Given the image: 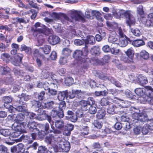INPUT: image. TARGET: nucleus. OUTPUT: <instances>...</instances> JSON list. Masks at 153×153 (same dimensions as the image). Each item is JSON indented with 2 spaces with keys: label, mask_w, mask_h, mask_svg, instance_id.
<instances>
[{
  "label": "nucleus",
  "mask_w": 153,
  "mask_h": 153,
  "mask_svg": "<svg viewBox=\"0 0 153 153\" xmlns=\"http://www.w3.org/2000/svg\"><path fill=\"white\" fill-rule=\"evenodd\" d=\"M39 111L42 112V113L40 112L41 114H42L37 116H36L37 119L39 120H43L46 119V115L47 114L46 113L45 111H43L42 109L41 111Z\"/></svg>",
  "instance_id": "obj_36"
},
{
  "label": "nucleus",
  "mask_w": 153,
  "mask_h": 153,
  "mask_svg": "<svg viewBox=\"0 0 153 153\" xmlns=\"http://www.w3.org/2000/svg\"><path fill=\"white\" fill-rule=\"evenodd\" d=\"M75 97V93L74 90H72V91H70L69 92L67 91L66 95V98H69L70 99H73Z\"/></svg>",
  "instance_id": "obj_55"
},
{
  "label": "nucleus",
  "mask_w": 153,
  "mask_h": 153,
  "mask_svg": "<svg viewBox=\"0 0 153 153\" xmlns=\"http://www.w3.org/2000/svg\"><path fill=\"white\" fill-rule=\"evenodd\" d=\"M38 150L37 153H47V149L45 146H39Z\"/></svg>",
  "instance_id": "obj_48"
},
{
  "label": "nucleus",
  "mask_w": 153,
  "mask_h": 153,
  "mask_svg": "<svg viewBox=\"0 0 153 153\" xmlns=\"http://www.w3.org/2000/svg\"><path fill=\"white\" fill-rule=\"evenodd\" d=\"M108 90L114 96H116L118 94L122 93L123 92L122 90H119L117 89H112Z\"/></svg>",
  "instance_id": "obj_37"
},
{
  "label": "nucleus",
  "mask_w": 153,
  "mask_h": 153,
  "mask_svg": "<svg viewBox=\"0 0 153 153\" xmlns=\"http://www.w3.org/2000/svg\"><path fill=\"white\" fill-rule=\"evenodd\" d=\"M67 94V91L60 92L58 94L57 98L59 101H62L65 99V98H66V95Z\"/></svg>",
  "instance_id": "obj_29"
},
{
  "label": "nucleus",
  "mask_w": 153,
  "mask_h": 153,
  "mask_svg": "<svg viewBox=\"0 0 153 153\" xmlns=\"http://www.w3.org/2000/svg\"><path fill=\"white\" fill-rule=\"evenodd\" d=\"M21 50L22 51H24L28 54H30L31 53V48L28 47H27L24 44L21 45Z\"/></svg>",
  "instance_id": "obj_31"
},
{
  "label": "nucleus",
  "mask_w": 153,
  "mask_h": 153,
  "mask_svg": "<svg viewBox=\"0 0 153 153\" xmlns=\"http://www.w3.org/2000/svg\"><path fill=\"white\" fill-rule=\"evenodd\" d=\"M13 71L14 74L17 76H23L25 74V73L22 71L21 70L18 68H14Z\"/></svg>",
  "instance_id": "obj_39"
},
{
  "label": "nucleus",
  "mask_w": 153,
  "mask_h": 153,
  "mask_svg": "<svg viewBox=\"0 0 153 153\" xmlns=\"http://www.w3.org/2000/svg\"><path fill=\"white\" fill-rule=\"evenodd\" d=\"M144 88H137L134 90L136 94L139 96H142L145 94Z\"/></svg>",
  "instance_id": "obj_33"
},
{
  "label": "nucleus",
  "mask_w": 153,
  "mask_h": 153,
  "mask_svg": "<svg viewBox=\"0 0 153 153\" xmlns=\"http://www.w3.org/2000/svg\"><path fill=\"white\" fill-rule=\"evenodd\" d=\"M1 58L6 62H9L10 58V55L8 53H4L2 54Z\"/></svg>",
  "instance_id": "obj_44"
},
{
  "label": "nucleus",
  "mask_w": 153,
  "mask_h": 153,
  "mask_svg": "<svg viewBox=\"0 0 153 153\" xmlns=\"http://www.w3.org/2000/svg\"><path fill=\"white\" fill-rule=\"evenodd\" d=\"M88 105H94L95 104V101L94 98L92 97H89L86 101Z\"/></svg>",
  "instance_id": "obj_63"
},
{
  "label": "nucleus",
  "mask_w": 153,
  "mask_h": 153,
  "mask_svg": "<svg viewBox=\"0 0 153 153\" xmlns=\"http://www.w3.org/2000/svg\"><path fill=\"white\" fill-rule=\"evenodd\" d=\"M40 49L43 51L45 54H48L50 52L51 47L49 45H46L43 48H40Z\"/></svg>",
  "instance_id": "obj_41"
},
{
  "label": "nucleus",
  "mask_w": 153,
  "mask_h": 153,
  "mask_svg": "<svg viewBox=\"0 0 153 153\" xmlns=\"http://www.w3.org/2000/svg\"><path fill=\"white\" fill-rule=\"evenodd\" d=\"M138 79L140 84L142 85L146 84L148 82L147 78L142 75H139Z\"/></svg>",
  "instance_id": "obj_26"
},
{
  "label": "nucleus",
  "mask_w": 153,
  "mask_h": 153,
  "mask_svg": "<svg viewBox=\"0 0 153 153\" xmlns=\"http://www.w3.org/2000/svg\"><path fill=\"white\" fill-rule=\"evenodd\" d=\"M54 102L53 101H51L49 102L44 103L40 102L39 101H36L35 102L36 106L38 108H39L38 111H41L42 108L48 109L51 108L53 107Z\"/></svg>",
  "instance_id": "obj_6"
},
{
  "label": "nucleus",
  "mask_w": 153,
  "mask_h": 153,
  "mask_svg": "<svg viewBox=\"0 0 153 153\" xmlns=\"http://www.w3.org/2000/svg\"><path fill=\"white\" fill-rule=\"evenodd\" d=\"M105 112L103 109H101L99 110L97 112L96 117L99 119H103L105 117Z\"/></svg>",
  "instance_id": "obj_30"
},
{
  "label": "nucleus",
  "mask_w": 153,
  "mask_h": 153,
  "mask_svg": "<svg viewBox=\"0 0 153 153\" xmlns=\"http://www.w3.org/2000/svg\"><path fill=\"white\" fill-rule=\"evenodd\" d=\"M75 93V96L78 98L81 99L83 98V95L80 90H74Z\"/></svg>",
  "instance_id": "obj_56"
},
{
  "label": "nucleus",
  "mask_w": 153,
  "mask_h": 153,
  "mask_svg": "<svg viewBox=\"0 0 153 153\" xmlns=\"http://www.w3.org/2000/svg\"><path fill=\"white\" fill-rule=\"evenodd\" d=\"M73 79L71 77H68L65 78V84L67 86L71 85L73 83Z\"/></svg>",
  "instance_id": "obj_40"
},
{
  "label": "nucleus",
  "mask_w": 153,
  "mask_h": 153,
  "mask_svg": "<svg viewBox=\"0 0 153 153\" xmlns=\"http://www.w3.org/2000/svg\"><path fill=\"white\" fill-rule=\"evenodd\" d=\"M25 114L26 116L27 122H29V121H32L34 119H36V114L32 112H28V110Z\"/></svg>",
  "instance_id": "obj_19"
},
{
  "label": "nucleus",
  "mask_w": 153,
  "mask_h": 153,
  "mask_svg": "<svg viewBox=\"0 0 153 153\" xmlns=\"http://www.w3.org/2000/svg\"><path fill=\"white\" fill-rule=\"evenodd\" d=\"M131 113L132 114L133 118L134 119L137 118L139 114H140V111L139 109L136 108L134 107H131L130 108Z\"/></svg>",
  "instance_id": "obj_17"
},
{
  "label": "nucleus",
  "mask_w": 153,
  "mask_h": 153,
  "mask_svg": "<svg viewBox=\"0 0 153 153\" xmlns=\"http://www.w3.org/2000/svg\"><path fill=\"white\" fill-rule=\"evenodd\" d=\"M38 35L35 36L38 39L37 41L39 45H42L44 42L45 36L41 34H39L38 33Z\"/></svg>",
  "instance_id": "obj_34"
},
{
  "label": "nucleus",
  "mask_w": 153,
  "mask_h": 153,
  "mask_svg": "<svg viewBox=\"0 0 153 153\" xmlns=\"http://www.w3.org/2000/svg\"><path fill=\"white\" fill-rule=\"evenodd\" d=\"M54 139V137L52 135L49 134L46 136L45 138V141L48 144H51L52 140Z\"/></svg>",
  "instance_id": "obj_47"
},
{
  "label": "nucleus",
  "mask_w": 153,
  "mask_h": 153,
  "mask_svg": "<svg viewBox=\"0 0 153 153\" xmlns=\"http://www.w3.org/2000/svg\"><path fill=\"white\" fill-rule=\"evenodd\" d=\"M97 110L96 107L94 105H90L89 108L88 112L91 114H94L96 113Z\"/></svg>",
  "instance_id": "obj_50"
},
{
  "label": "nucleus",
  "mask_w": 153,
  "mask_h": 153,
  "mask_svg": "<svg viewBox=\"0 0 153 153\" xmlns=\"http://www.w3.org/2000/svg\"><path fill=\"white\" fill-rule=\"evenodd\" d=\"M124 93L126 96L128 98L131 99L134 98V95L133 94L132 92L128 89L126 90Z\"/></svg>",
  "instance_id": "obj_54"
},
{
  "label": "nucleus",
  "mask_w": 153,
  "mask_h": 153,
  "mask_svg": "<svg viewBox=\"0 0 153 153\" xmlns=\"http://www.w3.org/2000/svg\"><path fill=\"white\" fill-rule=\"evenodd\" d=\"M149 129L151 130H153V120H150L147 124H146Z\"/></svg>",
  "instance_id": "obj_64"
},
{
  "label": "nucleus",
  "mask_w": 153,
  "mask_h": 153,
  "mask_svg": "<svg viewBox=\"0 0 153 153\" xmlns=\"http://www.w3.org/2000/svg\"><path fill=\"white\" fill-rule=\"evenodd\" d=\"M48 40L50 44L52 45H55L59 43L60 39L57 36L52 35L49 36Z\"/></svg>",
  "instance_id": "obj_14"
},
{
  "label": "nucleus",
  "mask_w": 153,
  "mask_h": 153,
  "mask_svg": "<svg viewBox=\"0 0 153 153\" xmlns=\"http://www.w3.org/2000/svg\"><path fill=\"white\" fill-rule=\"evenodd\" d=\"M100 50L99 47L95 46L91 49V51L93 54L96 55L99 53Z\"/></svg>",
  "instance_id": "obj_58"
},
{
  "label": "nucleus",
  "mask_w": 153,
  "mask_h": 153,
  "mask_svg": "<svg viewBox=\"0 0 153 153\" xmlns=\"http://www.w3.org/2000/svg\"><path fill=\"white\" fill-rule=\"evenodd\" d=\"M122 128L126 131H127L130 128V125L129 122H127L123 123Z\"/></svg>",
  "instance_id": "obj_61"
},
{
  "label": "nucleus",
  "mask_w": 153,
  "mask_h": 153,
  "mask_svg": "<svg viewBox=\"0 0 153 153\" xmlns=\"http://www.w3.org/2000/svg\"><path fill=\"white\" fill-rule=\"evenodd\" d=\"M74 57L77 60L82 62H87V60L89 59L86 53L83 54L82 51L79 50H76L73 55Z\"/></svg>",
  "instance_id": "obj_3"
},
{
  "label": "nucleus",
  "mask_w": 153,
  "mask_h": 153,
  "mask_svg": "<svg viewBox=\"0 0 153 153\" xmlns=\"http://www.w3.org/2000/svg\"><path fill=\"white\" fill-rule=\"evenodd\" d=\"M18 22L21 23H23L24 24H26L28 22L29 20L28 19H26V17H22L21 18H19L18 17Z\"/></svg>",
  "instance_id": "obj_53"
},
{
  "label": "nucleus",
  "mask_w": 153,
  "mask_h": 153,
  "mask_svg": "<svg viewBox=\"0 0 153 153\" xmlns=\"http://www.w3.org/2000/svg\"><path fill=\"white\" fill-rule=\"evenodd\" d=\"M56 143L55 144L54 146H53V149L55 152L56 153L58 152L62 151V149L61 143H59L56 142Z\"/></svg>",
  "instance_id": "obj_35"
},
{
  "label": "nucleus",
  "mask_w": 153,
  "mask_h": 153,
  "mask_svg": "<svg viewBox=\"0 0 153 153\" xmlns=\"http://www.w3.org/2000/svg\"><path fill=\"white\" fill-rule=\"evenodd\" d=\"M141 56L145 59H147L149 57V53L145 50H143L140 53Z\"/></svg>",
  "instance_id": "obj_43"
},
{
  "label": "nucleus",
  "mask_w": 153,
  "mask_h": 153,
  "mask_svg": "<svg viewBox=\"0 0 153 153\" xmlns=\"http://www.w3.org/2000/svg\"><path fill=\"white\" fill-rule=\"evenodd\" d=\"M145 99L146 103L151 105H153V94L148 95Z\"/></svg>",
  "instance_id": "obj_42"
},
{
  "label": "nucleus",
  "mask_w": 153,
  "mask_h": 153,
  "mask_svg": "<svg viewBox=\"0 0 153 153\" xmlns=\"http://www.w3.org/2000/svg\"><path fill=\"white\" fill-rule=\"evenodd\" d=\"M125 53L127 57H125L123 59L124 62L130 64L134 63V52L133 48H131L128 49L125 52Z\"/></svg>",
  "instance_id": "obj_4"
},
{
  "label": "nucleus",
  "mask_w": 153,
  "mask_h": 153,
  "mask_svg": "<svg viewBox=\"0 0 153 153\" xmlns=\"http://www.w3.org/2000/svg\"><path fill=\"white\" fill-rule=\"evenodd\" d=\"M39 127L43 130L39 131L38 133V135L40 138H43L45 135L49 133V125L48 123H46L45 125L40 124Z\"/></svg>",
  "instance_id": "obj_7"
},
{
  "label": "nucleus",
  "mask_w": 153,
  "mask_h": 153,
  "mask_svg": "<svg viewBox=\"0 0 153 153\" xmlns=\"http://www.w3.org/2000/svg\"><path fill=\"white\" fill-rule=\"evenodd\" d=\"M133 120L134 123H140V122L141 123L146 122L149 120L148 116L146 114L141 113L139 114L137 118H134Z\"/></svg>",
  "instance_id": "obj_10"
},
{
  "label": "nucleus",
  "mask_w": 153,
  "mask_h": 153,
  "mask_svg": "<svg viewBox=\"0 0 153 153\" xmlns=\"http://www.w3.org/2000/svg\"><path fill=\"white\" fill-rule=\"evenodd\" d=\"M62 151L65 152H68L70 149V146L69 143L68 142L61 143Z\"/></svg>",
  "instance_id": "obj_24"
},
{
  "label": "nucleus",
  "mask_w": 153,
  "mask_h": 153,
  "mask_svg": "<svg viewBox=\"0 0 153 153\" xmlns=\"http://www.w3.org/2000/svg\"><path fill=\"white\" fill-rule=\"evenodd\" d=\"M25 116L24 114L22 113H19L17 114L16 117L14 120L16 123L17 124H19L23 121L25 119Z\"/></svg>",
  "instance_id": "obj_20"
},
{
  "label": "nucleus",
  "mask_w": 153,
  "mask_h": 153,
  "mask_svg": "<svg viewBox=\"0 0 153 153\" xmlns=\"http://www.w3.org/2000/svg\"><path fill=\"white\" fill-rule=\"evenodd\" d=\"M19 99L16 101L14 103V105L16 107H14L12 106H10L8 108V111L11 113H15V111H17L19 112H23L26 113L28 110L27 105L23 100L27 101L29 100L28 95L24 93H22L21 95H19L18 97Z\"/></svg>",
  "instance_id": "obj_1"
},
{
  "label": "nucleus",
  "mask_w": 153,
  "mask_h": 153,
  "mask_svg": "<svg viewBox=\"0 0 153 153\" xmlns=\"http://www.w3.org/2000/svg\"><path fill=\"white\" fill-rule=\"evenodd\" d=\"M71 52V50L68 48H65L63 49L62 53L64 56H67L70 55Z\"/></svg>",
  "instance_id": "obj_57"
},
{
  "label": "nucleus",
  "mask_w": 153,
  "mask_h": 153,
  "mask_svg": "<svg viewBox=\"0 0 153 153\" xmlns=\"http://www.w3.org/2000/svg\"><path fill=\"white\" fill-rule=\"evenodd\" d=\"M132 44L135 47H139L144 45L145 42L142 39H138L133 41Z\"/></svg>",
  "instance_id": "obj_22"
},
{
  "label": "nucleus",
  "mask_w": 153,
  "mask_h": 153,
  "mask_svg": "<svg viewBox=\"0 0 153 153\" xmlns=\"http://www.w3.org/2000/svg\"><path fill=\"white\" fill-rule=\"evenodd\" d=\"M106 23L108 29L110 31L115 30L120 36L123 37L124 36L123 30L115 22L111 23L109 22H107Z\"/></svg>",
  "instance_id": "obj_2"
},
{
  "label": "nucleus",
  "mask_w": 153,
  "mask_h": 153,
  "mask_svg": "<svg viewBox=\"0 0 153 153\" xmlns=\"http://www.w3.org/2000/svg\"><path fill=\"white\" fill-rule=\"evenodd\" d=\"M13 99L11 97H4V106L8 109L10 106L8 105V104L10 103L12 101Z\"/></svg>",
  "instance_id": "obj_25"
},
{
  "label": "nucleus",
  "mask_w": 153,
  "mask_h": 153,
  "mask_svg": "<svg viewBox=\"0 0 153 153\" xmlns=\"http://www.w3.org/2000/svg\"><path fill=\"white\" fill-rule=\"evenodd\" d=\"M95 38L92 36H88L87 39L85 40V43L86 45L88 44L93 45L95 43Z\"/></svg>",
  "instance_id": "obj_23"
},
{
  "label": "nucleus",
  "mask_w": 153,
  "mask_h": 153,
  "mask_svg": "<svg viewBox=\"0 0 153 153\" xmlns=\"http://www.w3.org/2000/svg\"><path fill=\"white\" fill-rule=\"evenodd\" d=\"M53 31L52 29L49 28H40L36 29L34 31L33 35L34 36H37L38 34H41L45 36L46 35L52 34Z\"/></svg>",
  "instance_id": "obj_8"
},
{
  "label": "nucleus",
  "mask_w": 153,
  "mask_h": 153,
  "mask_svg": "<svg viewBox=\"0 0 153 153\" xmlns=\"http://www.w3.org/2000/svg\"><path fill=\"white\" fill-rule=\"evenodd\" d=\"M131 31L134 36H139L141 35V32L140 30L137 28H131Z\"/></svg>",
  "instance_id": "obj_38"
},
{
  "label": "nucleus",
  "mask_w": 153,
  "mask_h": 153,
  "mask_svg": "<svg viewBox=\"0 0 153 153\" xmlns=\"http://www.w3.org/2000/svg\"><path fill=\"white\" fill-rule=\"evenodd\" d=\"M117 108L116 105L111 104L109 105L107 108V112L109 114H113L115 113V110Z\"/></svg>",
  "instance_id": "obj_27"
},
{
  "label": "nucleus",
  "mask_w": 153,
  "mask_h": 153,
  "mask_svg": "<svg viewBox=\"0 0 153 153\" xmlns=\"http://www.w3.org/2000/svg\"><path fill=\"white\" fill-rule=\"evenodd\" d=\"M149 130L148 127L146 124L144 125L143 127L142 132L144 135H146L149 132Z\"/></svg>",
  "instance_id": "obj_59"
},
{
  "label": "nucleus",
  "mask_w": 153,
  "mask_h": 153,
  "mask_svg": "<svg viewBox=\"0 0 153 153\" xmlns=\"http://www.w3.org/2000/svg\"><path fill=\"white\" fill-rule=\"evenodd\" d=\"M112 99L109 96L103 97L100 101V103L102 106H105L110 104V101Z\"/></svg>",
  "instance_id": "obj_18"
},
{
  "label": "nucleus",
  "mask_w": 153,
  "mask_h": 153,
  "mask_svg": "<svg viewBox=\"0 0 153 153\" xmlns=\"http://www.w3.org/2000/svg\"><path fill=\"white\" fill-rule=\"evenodd\" d=\"M0 134L4 136H7L10 134V132L9 129H3L0 130Z\"/></svg>",
  "instance_id": "obj_45"
},
{
  "label": "nucleus",
  "mask_w": 153,
  "mask_h": 153,
  "mask_svg": "<svg viewBox=\"0 0 153 153\" xmlns=\"http://www.w3.org/2000/svg\"><path fill=\"white\" fill-rule=\"evenodd\" d=\"M12 128L15 130V131L11 134V136L14 138L19 137L22 132L26 133L27 132V130L24 129L20 128V127L16 123H14L12 125Z\"/></svg>",
  "instance_id": "obj_5"
},
{
  "label": "nucleus",
  "mask_w": 153,
  "mask_h": 153,
  "mask_svg": "<svg viewBox=\"0 0 153 153\" xmlns=\"http://www.w3.org/2000/svg\"><path fill=\"white\" fill-rule=\"evenodd\" d=\"M125 17L126 23L130 27L131 25L135 24V18L131 11H129L127 12Z\"/></svg>",
  "instance_id": "obj_9"
},
{
  "label": "nucleus",
  "mask_w": 153,
  "mask_h": 153,
  "mask_svg": "<svg viewBox=\"0 0 153 153\" xmlns=\"http://www.w3.org/2000/svg\"><path fill=\"white\" fill-rule=\"evenodd\" d=\"M51 113V116L53 118L57 117L59 118H62L64 116L63 111L62 109H59L58 111L53 110Z\"/></svg>",
  "instance_id": "obj_13"
},
{
  "label": "nucleus",
  "mask_w": 153,
  "mask_h": 153,
  "mask_svg": "<svg viewBox=\"0 0 153 153\" xmlns=\"http://www.w3.org/2000/svg\"><path fill=\"white\" fill-rule=\"evenodd\" d=\"M123 37L120 36V41L117 44L118 45L121 47H125L126 46L128 43V41L131 42V40L128 38L123 33Z\"/></svg>",
  "instance_id": "obj_12"
},
{
  "label": "nucleus",
  "mask_w": 153,
  "mask_h": 153,
  "mask_svg": "<svg viewBox=\"0 0 153 153\" xmlns=\"http://www.w3.org/2000/svg\"><path fill=\"white\" fill-rule=\"evenodd\" d=\"M145 90V94L148 95L153 94V88L150 86H146L143 88Z\"/></svg>",
  "instance_id": "obj_32"
},
{
  "label": "nucleus",
  "mask_w": 153,
  "mask_h": 153,
  "mask_svg": "<svg viewBox=\"0 0 153 153\" xmlns=\"http://www.w3.org/2000/svg\"><path fill=\"white\" fill-rule=\"evenodd\" d=\"M18 125L19 126L21 129H25L27 130V129L28 124H27L26 123L23 122L20 123L19 125L18 124Z\"/></svg>",
  "instance_id": "obj_62"
},
{
  "label": "nucleus",
  "mask_w": 153,
  "mask_h": 153,
  "mask_svg": "<svg viewBox=\"0 0 153 153\" xmlns=\"http://www.w3.org/2000/svg\"><path fill=\"white\" fill-rule=\"evenodd\" d=\"M56 127L59 129H62L65 126V123L62 120H57L55 122Z\"/></svg>",
  "instance_id": "obj_28"
},
{
  "label": "nucleus",
  "mask_w": 153,
  "mask_h": 153,
  "mask_svg": "<svg viewBox=\"0 0 153 153\" xmlns=\"http://www.w3.org/2000/svg\"><path fill=\"white\" fill-rule=\"evenodd\" d=\"M71 17L73 20H74L75 21H85L83 14L80 11H75L72 15Z\"/></svg>",
  "instance_id": "obj_11"
},
{
  "label": "nucleus",
  "mask_w": 153,
  "mask_h": 153,
  "mask_svg": "<svg viewBox=\"0 0 153 153\" xmlns=\"http://www.w3.org/2000/svg\"><path fill=\"white\" fill-rule=\"evenodd\" d=\"M137 13L139 15L141 16L143 15L144 13L143 6L142 5H140L137 8Z\"/></svg>",
  "instance_id": "obj_51"
},
{
  "label": "nucleus",
  "mask_w": 153,
  "mask_h": 153,
  "mask_svg": "<svg viewBox=\"0 0 153 153\" xmlns=\"http://www.w3.org/2000/svg\"><path fill=\"white\" fill-rule=\"evenodd\" d=\"M95 127L98 129L101 128L102 125V123L97 120H95L94 121L93 123Z\"/></svg>",
  "instance_id": "obj_49"
},
{
  "label": "nucleus",
  "mask_w": 153,
  "mask_h": 153,
  "mask_svg": "<svg viewBox=\"0 0 153 153\" xmlns=\"http://www.w3.org/2000/svg\"><path fill=\"white\" fill-rule=\"evenodd\" d=\"M79 104L82 111H85L88 110V104L86 101L84 100H81L79 102Z\"/></svg>",
  "instance_id": "obj_21"
},
{
  "label": "nucleus",
  "mask_w": 153,
  "mask_h": 153,
  "mask_svg": "<svg viewBox=\"0 0 153 153\" xmlns=\"http://www.w3.org/2000/svg\"><path fill=\"white\" fill-rule=\"evenodd\" d=\"M83 131L81 133L82 136L87 135L89 133V128L88 126H85L82 127Z\"/></svg>",
  "instance_id": "obj_52"
},
{
  "label": "nucleus",
  "mask_w": 153,
  "mask_h": 153,
  "mask_svg": "<svg viewBox=\"0 0 153 153\" xmlns=\"http://www.w3.org/2000/svg\"><path fill=\"white\" fill-rule=\"evenodd\" d=\"M146 25L150 27H153V13H150L148 15Z\"/></svg>",
  "instance_id": "obj_15"
},
{
  "label": "nucleus",
  "mask_w": 153,
  "mask_h": 153,
  "mask_svg": "<svg viewBox=\"0 0 153 153\" xmlns=\"http://www.w3.org/2000/svg\"><path fill=\"white\" fill-rule=\"evenodd\" d=\"M97 76L100 79L105 80L107 79H109L106 74L102 72H99L97 73Z\"/></svg>",
  "instance_id": "obj_46"
},
{
  "label": "nucleus",
  "mask_w": 153,
  "mask_h": 153,
  "mask_svg": "<svg viewBox=\"0 0 153 153\" xmlns=\"http://www.w3.org/2000/svg\"><path fill=\"white\" fill-rule=\"evenodd\" d=\"M0 70L2 72V75L6 74L9 71V68L7 67H1Z\"/></svg>",
  "instance_id": "obj_60"
},
{
  "label": "nucleus",
  "mask_w": 153,
  "mask_h": 153,
  "mask_svg": "<svg viewBox=\"0 0 153 153\" xmlns=\"http://www.w3.org/2000/svg\"><path fill=\"white\" fill-rule=\"evenodd\" d=\"M28 122L27 132L29 130L32 131H33L35 130L37 131L39 130L38 128H36V123L34 121H29V122Z\"/></svg>",
  "instance_id": "obj_16"
}]
</instances>
